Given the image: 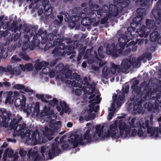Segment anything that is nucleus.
Listing matches in <instances>:
<instances>
[{
    "instance_id": "nucleus-55",
    "label": "nucleus",
    "mask_w": 161,
    "mask_h": 161,
    "mask_svg": "<svg viewBox=\"0 0 161 161\" xmlns=\"http://www.w3.org/2000/svg\"><path fill=\"white\" fill-rule=\"evenodd\" d=\"M96 85L95 83L94 82L92 84H90L88 85L85 86L87 88L90 89V90H95V89Z\"/></svg>"
},
{
    "instance_id": "nucleus-2",
    "label": "nucleus",
    "mask_w": 161,
    "mask_h": 161,
    "mask_svg": "<svg viewBox=\"0 0 161 161\" xmlns=\"http://www.w3.org/2000/svg\"><path fill=\"white\" fill-rule=\"evenodd\" d=\"M159 94L156 95V98L153 101L150 102H147L145 103L147 100H144L143 98H141L137 100H136L133 103L131 102L129 104V107L132 108L133 106V111L135 114H140L142 112L143 107L142 105H144L145 109H147L148 111H152L154 112L155 110H158L159 107H161V93Z\"/></svg>"
},
{
    "instance_id": "nucleus-13",
    "label": "nucleus",
    "mask_w": 161,
    "mask_h": 161,
    "mask_svg": "<svg viewBox=\"0 0 161 161\" xmlns=\"http://www.w3.org/2000/svg\"><path fill=\"white\" fill-rule=\"evenodd\" d=\"M26 27H30L32 28H34L36 29V30L33 31V35L32 36H29L30 38V40L33 37L31 41V47H32L31 49L33 50L35 47L37 46H38L40 43V39H38V37L40 38V36L39 35H36V33H37V30L38 28V27L36 26L33 25H30L28 26H26Z\"/></svg>"
},
{
    "instance_id": "nucleus-64",
    "label": "nucleus",
    "mask_w": 161,
    "mask_h": 161,
    "mask_svg": "<svg viewBox=\"0 0 161 161\" xmlns=\"http://www.w3.org/2000/svg\"><path fill=\"white\" fill-rule=\"evenodd\" d=\"M90 7L92 9H95V8H97L98 7V5L96 4H92L90 5Z\"/></svg>"
},
{
    "instance_id": "nucleus-10",
    "label": "nucleus",
    "mask_w": 161,
    "mask_h": 161,
    "mask_svg": "<svg viewBox=\"0 0 161 161\" xmlns=\"http://www.w3.org/2000/svg\"><path fill=\"white\" fill-rule=\"evenodd\" d=\"M36 29L34 27L32 28L30 27H26L24 29V38L25 40L23 43L22 46V50L23 52H25L29 47L30 45L29 42L31 43L30 40L29 35L30 36L33 35V31L36 30Z\"/></svg>"
},
{
    "instance_id": "nucleus-8",
    "label": "nucleus",
    "mask_w": 161,
    "mask_h": 161,
    "mask_svg": "<svg viewBox=\"0 0 161 161\" xmlns=\"http://www.w3.org/2000/svg\"><path fill=\"white\" fill-rule=\"evenodd\" d=\"M132 90V94L136 95V99L142 98L144 100H147L150 99L151 100L153 101L156 97V95L154 96L155 93L152 92L151 87L145 86L143 91H141V88L138 86H135L131 88Z\"/></svg>"
},
{
    "instance_id": "nucleus-27",
    "label": "nucleus",
    "mask_w": 161,
    "mask_h": 161,
    "mask_svg": "<svg viewBox=\"0 0 161 161\" xmlns=\"http://www.w3.org/2000/svg\"><path fill=\"white\" fill-rule=\"evenodd\" d=\"M40 106L39 103L38 102L36 103L34 105V107H32L30 108V110L31 112L32 113V114L34 115L36 114V117H40Z\"/></svg>"
},
{
    "instance_id": "nucleus-56",
    "label": "nucleus",
    "mask_w": 161,
    "mask_h": 161,
    "mask_svg": "<svg viewBox=\"0 0 161 161\" xmlns=\"http://www.w3.org/2000/svg\"><path fill=\"white\" fill-rule=\"evenodd\" d=\"M110 8V4L109 6L106 4L103 7L102 10L105 13H108L109 12Z\"/></svg>"
},
{
    "instance_id": "nucleus-9",
    "label": "nucleus",
    "mask_w": 161,
    "mask_h": 161,
    "mask_svg": "<svg viewBox=\"0 0 161 161\" xmlns=\"http://www.w3.org/2000/svg\"><path fill=\"white\" fill-rule=\"evenodd\" d=\"M19 153L20 156L22 157H24L26 156L31 159V161H43L47 160L46 157L45 155V158L43 159L42 158V154L40 152L37 151V149L34 147V148L30 149L27 153V151L25 150L23 148L20 149Z\"/></svg>"
},
{
    "instance_id": "nucleus-33",
    "label": "nucleus",
    "mask_w": 161,
    "mask_h": 161,
    "mask_svg": "<svg viewBox=\"0 0 161 161\" xmlns=\"http://www.w3.org/2000/svg\"><path fill=\"white\" fill-rule=\"evenodd\" d=\"M103 126L101 127L100 125H97L96 127L95 132H94V134L93 135V136H94L96 135L97 134L98 137H100L103 132Z\"/></svg>"
},
{
    "instance_id": "nucleus-36",
    "label": "nucleus",
    "mask_w": 161,
    "mask_h": 161,
    "mask_svg": "<svg viewBox=\"0 0 161 161\" xmlns=\"http://www.w3.org/2000/svg\"><path fill=\"white\" fill-rule=\"evenodd\" d=\"M111 72L110 69L107 66H105L102 69V73L104 77L106 78Z\"/></svg>"
},
{
    "instance_id": "nucleus-12",
    "label": "nucleus",
    "mask_w": 161,
    "mask_h": 161,
    "mask_svg": "<svg viewBox=\"0 0 161 161\" xmlns=\"http://www.w3.org/2000/svg\"><path fill=\"white\" fill-rule=\"evenodd\" d=\"M68 52L66 46L65 44H60L58 45L54 48L52 53L55 57H62L65 56L66 54L68 55Z\"/></svg>"
},
{
    "instance_id": "nucleus-26",
    "label": "nucleus",
    "mask_w": 161,
    "mask_h": 161,
    "mask_svg": "<svg viewBox=\"0 0 161 161\" xmlns=\"http://www.w3.org/2000/svg\"><path fill=\"white\" fill-rule=\"evenodd\" d=\"M59 105L62 109V110L60 113V115H62L64 112L65 113H70V109L69 108L68 106L65 101H63V102L60 101L59 102Z\"/></svg>"
},
{
    "instance_id": "nucleus-46",
    "label": "nucleus",
    "mask_w": 161,
    "mask_h": 161,
    "mask_svg": "<svg viewBox=\"0 0 161 161\" xmlns=\"http://www.w3.org/2000/svg\"><path fill=\"white\" fill-rule=\"evenodd\" d=\"M75 79L77 81H80V75H78L76 73L74 72L72 74V79Z\"/></svg>"
},
{
    "instance_id": "nucleus-20",
    "label": "nucleus",
    "mask_w": 161,
    "mask_h": 161,
    "mask_svg": "<svg viewBox=\"0 0 161 161\" xmlns=\"http://www.w3.org/2000/svg\"><path fill=\"white\" fill-rule=\"evenodd\" d=\"M130 86L129 85H127L125 87H122L120 94L118 97L117 100L116 101L115 103L118 106H120L121 105V103L119 101H124L125 97V94H127L129 92Z\"/></svg>"
},
{
    "instance_id": "nucleus-17",
    "label": "nucleus",
    "mask_w": 161,
    "mask_h": 161,
    "mask_svg": "<svg viewBox=\"0 0 161 161\" xmlns=\"http://www.w3.org/2000/svg\"><path fill=\"white\" fill-rule=\"evenodd\" d=\"M58 37L54 39V40L53 41V43L49 41L45 45L44 50L46 51L49 49L50 48L53 47L55 46L58 43V45L60 44H64V43L63 42L64 41V39L62 37L61 38V35L58 34Z\"/></svg>"
},
{
    "instance_id": "nucleus-59",
    "label": "nucleus",
    "mask_w": 161,
    "mask_h": 161,
    "mask_svg": "<svg viewBox=\"0 0 161 161\" xmlns=\"http://www.w3.org/2000/svg\"><path fill=\"white\" fill-rule=\"evenodd\" d=\"M17 20L14 19L11 25V28H12L13 31V30H14L16 28H17Z\"/></svg>"
},
{
    "instance_id": "nucleus-37",
    "label": "nucleus",
    "mask_w": 161,
    "mask_h": 161,
    "mask_svg": "<svg viewBox=\"0 0 161 161\" xmlns=\"http://www.w3.org/2000/svg\"><path fill=\"white\" fill-rule=\"evenodd\" d=\"M7 71H11V73L14 72L12 70V66L11 65H8L6 67H3L2 66H0V72H5Z\"/></svg>"
},
{
    "instance_id": "nucleus-23",
    "label": "nucleus",
    "mask_w": 161,
    "mask_h": 161,
    "mask_svg": "<svg viewBox=\"0 0 161 161\" xmlns=\"http://www.w3.org/2000/svg\"><path fill=\"white\" fill-rule=\"evenodd\" d=\"M155 21L153 19H147L146 21L147 28L151 30L155 31L157 28L156 24L158 25L157 23L156 20Z\"/></svg>"
},
{
    "instance_id": "nucleus-41",
    "label": "nucleus",
    "mask_w": 161,
    "mask_h": 161,
    "mask_svg": "<svg viewBox=\"0 0 161 161\" xmlns=\"http://www.w3.org/2000/svg\"><path fill=\"white\" fill-rule=\"evenodd\" d=\"M137 28L135 25L132 26L131 25V23H130V27H129L127 28V32H129V35H132V33L133 32H134L136 30V28Z\"/></svg>"
},
{
    "instance_id": "nucleus-43",
    "label": "nucleus",
    "mask_w": 161,
    "mask_h": 161,
    "mask_svg": "<svg viewBox=\"0 0 161 161\" xmlns=\"http://www.w3.org/2000/svg\"><path fill=\"white\" fill-rule=\"evenodd\" d=\"M36 97L38 99H40L43 102L47 103L48 102V101L46 100L44 98V95L43 94H36Z\"/></svg>"
},
{
    "instance_id": "nucleus-50",
    "label": "nucleus",
    "mask_w": 161,
    "mask_h": 161,
    "mask_svg": "<svg viewBox=\"0 0 161 161\" xmlns=\"http://www.w3.org/2000/svg\"><path fill=\"white\" fill-rule=\"evenodd\" d=\"M25 87V86L24 85L19 84L15 85L13 86V88L14 89L18 90H22L24 89Z\"/></svg>"
},
{
    "instance_id": "nucleus-58",
    "label": "nucleus",
    "mask_w": 161,
    "mask_h": 161,
    "mask_svg": "<svg viewBox=\"0 0 161 161\" xmlns=\"http://www.w3.org/2000/svg\"><path fill=\"white\" fill-rule=\"evenodd\" d=\"M42 63H43L40 62L36 63L35 65V68L36 69L39 70H41L42 69V67L41 64Z\"/></svg>"
},
{
    "instance_id": "nucleus-63",
    "label": "nucleus",
    "mask_w": 161,
    "mask_h": 161,
    "mask_svg": "<svg viewBox=\"0 0 161 161\" xmlns=\"http://www.w3.org/2000/svg\"><path fill=\"white\" fill-rule=\"evenodd\" d=\"M145 56L146 58H147L148 60L149 61L150 60L152 59V55L150 53H147L145 54Z\"/></svg>"
},
{
    "instance_id": "nucleus-34",
    "label": "nucleus",
    "mask_w": 161,
    "mask_h": 161,
    "mask_svg": "<svg viewBox=\"0 0 161 161\" xmlns=\"http://www.w3.org/2000/svg\"><path fill=\"white\" fill-rule=\"evenodd\" d=\"M159 36L158 32L157 31H154L151 33L150 35V39L151 42H155Z\"/></svg>"
},
{
    "instance_id": "nucleus-5",
    "label": "nucleus",
    "mask_w": 161,
    "mask_h": 161,
    "mask_svg": "<svg viewBox=\"0 0 161 161\" xmlns=\"http://www.w3.org/2000/svg\"><path fill=\"white\" fill-rule=\"evenodd\" d=\"M122 39L123 42L119 41L116 45L114 42H113L111 45L109 43L106 45V52L108 54L111 55L114 58H116L119 57V54L126 55L130 53L131 51L130 47L128 48L124 52L123 51L127 42L125 39L122 38Z\"/></svg>"
},
{
    "instance_id": "nucleus-35",
    "label": "nucleus",
    "mask_w": 161,
    "mask_h": 161,
    "mask_svg": "<svg viewBox=\"0 0 161 161\" xmlns=\"http://www.w3.org/2000/svg\"><path fill=\"white\" fill-rule=\"evenodd\" d=\"M137 15L140 17H144L146 15V12L145 9L142 8H139L136 10Z\"/></svg>"
},
{
    "instance_id": "nucleus-22",
    "label": "nucleus",
    "mask_w": 161,
    "mask_h": 161,
    "mask_svg": "<svg viewBox=\"0 0 161 161\" xmlns=\"http://www.w3.org/2000/svg\"><path fill=\"white\" fill-rule=\"evenodd\" d=\"M57 66L56 67V69L58 68V71L59 72H61L62 73L64 74L65 77V78L67 79H72V71L71 70L68 69V70L65 69L64 68V66H61L59 67V65Z\"/></svg>"
},
{
    "instance_id": "nucleus-14",
    "label": "nucleus",
    "mask_w": 161,
    "mask_h": 161,
    "mask_svg": "<svg viewBox=\"0 0 161 161\" xmlns=\"http://www.w3.org/2000/svg\"><path fill=\"white\" fill-rule=\"evenodd\" d=\"M136 61L135 60V61H134L133 58L132 60L128 58L123 60L121 63V66H120L121 72H126L130 67L131 65H132L133 67H136L137 65V63L136 62Z\"/></svg>"
},
{
    "instance_id": "nucleus-52",
    "label": "nucleus",
    "mask_w": 161,
    "mask_h": 161,
    "mask_svg": "<svg viewBox=\"0 0 161 161\" xmlns=\"http://www.w3.org/2000/svg\"><path fill=\"white\" fill-rule=\"evenodd\" d=\"M69 144L68 142L65 140L64 141L61 145V148L63 150H66L68 148Z\"/></svg>"
},
{
    "instance_id": "nucleus-29",
    "label": "nucleus",
    "mask_w": 161,
    "mask_h": 161,
    "mask_svg": "<svg viewBox=\"0 0 161 161\" xmlns=\"http://www.w3.org/2000/svg\"><path fill=\"white\" fill-rule=\"evenodd\" d=\"M44 10L45 11L44 14L45 16H48L50 15L52 13V11L53 9V6H51L48 3H46L43 5Z\"/></svg>"
},
{
    "instance_id": "nucleus-30",
    "label": "nucleus",
    "mask_w": 161,
    "mask_h": 161,
    "mask_svg": "<svg viewBox=\"0 0 161 161\" xmlns=\"http://www.w3.org/2000/svg\"><path fill=\"white\" fill-rule=\"evenodd\" d=\"M143 18V17H140V16L137 15L136 17L133 18L132 22L131 23V25L132 26L134 25L137 27V28L138 26H139L141 25V22L142 21Z\"/></svg>"
},
{
    "instance_id": "nucleus-53",
    "label": "nucleus",
    "mask_w": 161,
    "mask_h": 161,
    "mask_svg": "<svg viewBox=\"0 0 161 161\" xmlns=\"http://www.w3.org/2000/svg\"><path fill=\"white\" fill-rule=\"evenodd\" d=\"M12 70L14 71L11 73V71H8L10 72L11 74H13L14 72L17 75H19L21 73V71L19 67L18 68H14V69H12Z\"/></svg>"
},
{
    "instance_id": "nucleus-39",
    "label": "nucleus",
    "mask_w": 161,
    "mask_h": 161,
    "mask_svg": "<svg viewBox=\"0 0 161 161\" xmlns=\"http://www.w3.org/2000/svg\"><path fill=\"white\" fill-rule=\"evenodd\" d=\"M19 56L20 58L25 60L28 61L29 60V56L25 53L20 52L19 53Z\"/></svg>"
},
{
    "instance_id": "nucleus-40",
    "label": "nucleus",
    "mask_w": 161,
    "mask_h": 161,
    "mask_svg": "<svg viewBox=\"0 0 161 161\" xmlns=\"http://www.w3.org/2000/svg\"><path fill=\"white\" fill-rule=\"evenodd\" d=\"M103 48L102 46H100L97 50V52L99 56L101 58H103L104 56L103 53Z\"/></svg>"
},
{
    "instance_id": "nucleus-62",
    "label": "nucleus",
    "mask_w": 161,
    "mask_h": 161,
    "mask_svg": "<svg viewBox=\"0 0 161 161\" xmlns=\"http://www.w3.org/2000/svg\"><path fill=\"white\" fill-rule=\"evenodd\" d=\"M108 20V19L107 18L104 17L102 18L100 21V24H104L106 23Z\"/></svg>"
},
{
    "instance_id": "nucleus-54",
    "label": "nucleus",
    "mask_w": 161,
    "mask_h": 161,
    "mask_svg": "<svg viewBox=\"0 0 161 161\" xmlns=\"http://www.w3.org/2000/svg\"><path fill=\"white\" fill-rule=\"evenodd\" d=\"M95 117V114L94 113L90 114L87 116L86 118V120L87 121H88L91 119H94Z\"/></svg>"
},
{
    "instance_id": "nucleus-51",
    "label": "nucleus",
    "mask_w": 161,
    "mask_h": 161,
    "mask_svg": "<svg viewBox=\"0 0 161 161\" xmlns=\"http://www.w3.org/2000/svg\"><path fill=\"white\" fill-rule=\"evenodd\" d=\"M26 70L27 71H30L33 68L32 64L30 63L26 64L25 65Z\"/></svg>"
},
{
    "instance_id": "nucleus-6",
    "label": "nucleus",
    "mask_w": 161,
    "mask_h": 161,
    "mask_svg": "<svg viewBox=\"0 0 161 161\" xmlns=\"http://www.w3.org/2000/svg\"><path fill=\"white\" fill-rule=\"evenodd\" d=\"M65 136L61 137L58 141L59 137H57L55 139L56 142H53L51 144V148L48 146H42L41 147V153L42 154V158H45V155L47 159H51L61 153V150L58 147V145L63 143Z\"/></svg>"
},
{
    "instance_id": "nucleus-44",
    "label": "nucleus",
    "mask_w": 161,
    "mask_h": 161,
    "mask_svg": "<svg viewBox=\"0 0 161 161\" xmlns=\"http://www.w3.org/2000/svg\"><path fill=\"white\" fill-rule=\"evenodd\" d=\"M20 60L21 59L17 55H14L12 57L11 62L12 63H14L20 62Z\"/></svg>"
},
{
    "instance_id": "nucleus-1",
    "label": "nucleus",
    "mask_w": 161,
    "mask_h": 161,
    "mask_svg": "<svg viewBox=\"0 0 161 161\" xmlns=\"http://www.w3.org/2000/svg\"><path fill=\"white\" fill-rule=\"evenodd\" d=\"M22 117L19 118L16 117L11 120L9 124L10 130H14L13 136L15 137L17 136H20L22 138L26 137L25 142L31 145H35L37 143L36 138V135L38 133V130L36 129L33 131L32 130L27 129L26 127L25 123H22L21 125L20 121Z\"/></svg>"
},
{
    "instance_id": "nucleus-28",
    "label": "nucleus",
    "mask_w": 161,
    "mask_h": 161,
    "mask_svg": "<svg viewBox=\"0 0 161 161\" xmlns=\"http://www.w3.org/2000/svg\"><path fill=\"white\" fill-rule=\"evenodd\" d=\"M110 64L111 66L110 69L112 74H114L116 72L119 73L121 72L120 65H116L112 62H111Z\"/></svg>"
},
{
    "instance_id": "nucleus-45",
    "label": "nucleus",
    "mask_w": 161,
    "mask_h": 161,
    "mask_svg": "<svg viewBox=\"0 0 161 161\" xmlns=\"http://www.w3.org/2000/svg\"><path fill=\"white\" fill-rule=\"evenodd\" d=\"M58 34H55L54 36V35L53 33H49L47 35H46V37L47 38V41H52L53 40V38H56V37H57L56 35Z\"/></svg>"
},
{
    "instance_id": "nucleus-16",
    "label": "nucleus",
    "mask_w": 161,
    "mask_h": 161,
    "mask_svg": "<svg viewBox=\"0 0 161 161\" xmlns=\"http://www.w3.org/2000/svg\"><path fill=\"white\" fill-rule=\"evenodd\" d=\"M157 8L153 9L152 13L157 23L160 24L161 23V0H159L156 4Z\"/></svg>"
},
{
    "instance_id": "nucleus-57",
    "label": "nucleus",
    "mask_w": 161,
    "mask_h": 161,
    "mask_svg": "<svg viewBox=\"0 0 161 161\" xmlns=\"http://www.w3.org/2000/svg\"><path fill=\"white\" fill-rule=\"evenodd\" d=\"M45 130L46 131H47L49 133L48 135L53 136L54 134L55 131L53 130L50 128H49L47 127L45 128Z\"/></svg>"
},
{
    "instance_id": "nucleus-60",
    "label": "nucleus",
    "mask_w": 161,
    "mask_h": 161,
    "mask_svg": "<svg viewBox=\"0 0 161 161\" xmlns=\"http://www.w3.org/2000/svg\"><path fill=\"white\" fill-rule=\"evenodd\" d=\"M19 37L18 33H16L15 34H14L13 35H12L11 36L12 39L15 42L17 41Z\"/></svg>"
},
{
    "instance_id": "nucleus-3",
    "label": "nucleus",
    "mask_w": 161,
    "mask_h": 161,
    "mask_svg": "<svg viewBox=\"0 0 161 161\" xmlns=\"http://www.w3.org/2000/svg\"><path fill=\"white\" fill-rule=\"evenodd\" d=\"M119 129L120 130V136H117L116 137L118 139L120 136L122 137L125 138L128 136H135L137 133V130L136 129H132L131 132V128L130 126L127 125L125 122L120 121L119 124ZM117 130V125L114 124L111 125L109 126V130H108L107 132L104 134H103L102 137L103 138H108L111 136L113 139H114L116 138L115 136Z\"/></svg>"
},
{
    "instance_id": "nucleus-49",
    "label": "nucleus",
    "mask_w": 161,
    "mask_h": 161,
    "mask_svg": "<svg viewBox=\"0 0 161 161\" xmlns=\"http://www.w3.org/2000/svg\"><path fill=\"white\" fill-rule=\"evenodd\" d=\"M50 68L49 67H45L43 68L42 70V73L45 74L47 75L50 72Z\"/></svg>"
},
{
    "instance_id": "nucleus-21",
    "label": "nucleus",
    "mask_w": 161,
    "mask_h": 161,
    "mask_svg": "<svg viewBox=\"0 0 161 161\" xmlns=\"http://www.w3.org/2000/svg\"><path fill=\"white\" fill-rule=\"evenodd\" d=\"M14 99V104L16 107H18L21 106L22 108L24 109L27 108L25 103L26 98L24 95L22 94L21 96H20Z\"/></svg>"
},
{
    "instance_id": "nucleus-42",
    "label": "nucleus",
    "mask_w": 161,
    "mask_h": 161,
    "mask_svg": "<svg viewBox=\"0 0 161 161\" xmlns=\"http://www.w3.org/2000/svg\"><path fill=\"white\" fill-rule=\"evenodd\" d=\"M0 54L4 59H6L8 55V53L4 50L3 47L0 48Z\"/></svg>"
},
{
    "instance_id": "nucleus-25",
    "label": "nucleus",
    "mask_w": 161,
    "mask_h": 161,
    "mask_svg": "<svg viewBox=\"0 0 161 161\" xmlns=\"http://www.w3.org/2000/svg\"><path fill=\"white\" fill-rule=\"evenodd\" d=\"M47 31L46 30L43 31V29L42 28L39 29L36 35H39L41 38V43L42 44H45L47 42V38L46 37Z\"/></svg>"
},
{
    "instance_id": "nucleus-31",
    "label": "nucleus",
    "mask_w": 161,
    "mask_h": 161,
    "mask_svg": "<svg viewBox=\"0 0 161 161\" xmlns=\"http://www.w3.org/2000/svg\"><path fill=\"white\" fill-rule=\"evenodd\" d=\"M147 30V27L144 25H143L139 29H138L136 32L138 33V35L141 37H143L144 36L146 37V31Z\"/></svg>"
},
{
    "instance_id": "nucleus-4",
    "label": "nucleus",
    "mask_w": 161,
    "mask_h": 161,
    "mask_svg": "<svg viewBox=\"0 0 161 161\" xmlns=\"http://www.w3.org/2000/svg\"><path fill=\"white\" fill-rule=\"evenodd\" d=\"M135 118H133L129 124L131 128H139L137 132V135L139 137L145 136L147 133L150 134V136L152 138H157L158 136V134L161 133V129L158 128H155L151 125L150 121L146 120L145 122L138 121L135 124Z\"/></svg>"
},
{
    "instance_id": "nucleus-7",
    "label": "nucleus",
    "mask_w": 161,
    "mask_h": 161,
    "mask_svg": "<svg viewBox=\"0 0 161 161\" xmlns=\"http://www.w3.org/2000/svg\"><path fill=\"white\" fill-rule=\"evenodd\" d=\"M90 128H88L84 133L83 136L80 137L79 135L74 133L73 136H70V138L68 140L69 143L73 144L74 148L76 147L79 144L80 145H86L91 141V135L90 133Z\"/></svg>"
},
{
    "instance_id": "nucleus-24",
    "label": "nucleus",
    "mask_w": 161,
    "mask_h": 161,
    "mask_svg": "<svg viewBox=\"0 0 161 161\" xmlns=\"http://www.w3.org/2000/svg\"><path fill=\"white\" fill-rule=\"evenodd\" d=\"M53 114L54 112L50 110V107H47V106H45L40 113V118H42L44 116H49Z\"/></svg>"
},
{
    "instance_id": "nucleus-48",
    "label": "nucleus",
    "mask_w": 161,
    "mask_h": 161,
    "mask_svg": "<svg viewBox=\"0 0 161 161\" xmlns=\"http://www.w3.org/2000/svg\"><path fill=\"white\" fill-rule=\"evenodd\" d=\"M94 101H96V102H98V103H99L100 102V96L99 95H97L95 97V98H93L92 100H90L88 101L89 103H93V102H94Z\"/></svg>"
},
{
    "instance_id": "nucleus-11",
    "label": "nucleus",
    "mask_w": 161,
    "mask_h": 161,
    "mask_svg": "<svg viewBox=\"0 0 161 161\" xmlns=\"http://www.w3.org/2000/svg\"><path fill=\"white\" fill-rule=\"evenodd\" d=\"M73 44L66 46V48L68 50V55L71 54L69 57V58L72 59L75 56V52L74 51V49H76L79 51L82 50L83 45L82 44H79V40H76L73 42Z\"/></svg>"
},
{
    "instance_id": "nucleus-15",
    "label": "nucleus",
    "mask_w": 161,
    "mask_h": 161,
    "mask_svg": "<svg viewBox=\"0 0 161 161\" xmlns=\"http://www.w3.org/2000/svg\"><path fill=\"white\" fill-rule=\"evenodd\" d=\"M20 96L19 92L17 91L14 92V93L12 91H7L3 94V97L6 98L5 103H8L10 104L13 103L14 100Z\"/></svg>"
},
{
    "instance_id": "nucleus-18",
    "label": "nucleus",
    "mask_w": 161,
    "mask_h": 161,
    "mask_svg": "<svg viewBox=\"0 0 161 161\" xmlns=\"http://www.w3.org/2000/svg\"><path fill=\"white\" fill-rule=\"evenodd\" d=\"M81 18L80 16L75 15L72 17L71 19H68L69 27L71 29H73L75 27L76 29L79 28L80 26V21Z\"/></svg>"
},
{
    "instance_id": "nucleus-47",
    "label": "nucleus",
    "mask_w": 161,
    "mask_h": 161,
    "mask_svg": "<svg viewBox=\"0 0 161 161\" xmlns=\"http://www.w3.org/2000/svg\"><path fill=\"white\" fill-rule=\"evenodd\" d=\"M7 151L6 154L8 155V156L9 158H12L13 156L14 151L11 149H10L8 148H7L5 151Z\"/></svg>"
},
{
    "instance_id": "nucleus-19",
    "label": "nucleus",
    "mask_w": 161,
    "mask_h": 161,
    "mask_svg": "<svg viewBox=\"0 0 161 161\" xmlns=\"http://www.w3.org/2000/svg\"><path fill=\"white\" fill-rule=\"evenodd\" d=\"M90 17H86L83 18L80 21L81 24L84 26H88L91 24L92 22L96 21L97 15L95 13H91Z\"/></svg>"
},
{
    "instance_id": "nucleus-38",
    "label": "nucleus",
    "mask_w": 161,
    "mask_h": 161,
    "mask_svg": "<svg viewBox=\"0 0 161 161\" xmlns=\"http://www.w3.org/2000/svg\"><path fill=\"white\" fill-rule=\"evenodd\" d=\"M48 104L50 106L54 107L55 105H58V101L56 98H54L52 100L48 101Z\"/></svg>"
},
{
    "instance_id": "nucleus-32",
    "label": "nucleus",
    "mask_w": 161,
    "mask_h": 161,
    "mask_svg": "<svg viewBox=\"0 0 161 161\" xmlns=\"http://www.w3.org/2000/svg\"><path fill=\"white\" fill-rule=\"evenodd\" d=\"M109 13L113 14L114 16H116L119 14L118 10L117 7L113 4H110Z\"/></svg>"
},
{
    "instance_id": "nucleus-61",
    "label": "nucleus",
    "mask_w": 161,
    "mask_h": 161,
    "mask_svg": "<svg viewBox=\"0 0 161 161\" xmlns=\"http://www.w3.org/2000/svg\"><path fill=\"white\" fill-rule=\"evenodd\" d=\"M139 83V81L138 80H135L133 82L132 85L131 86V88H133L135 86H138V85Z\"/></svg>"
}]
</instances>
